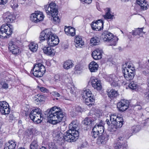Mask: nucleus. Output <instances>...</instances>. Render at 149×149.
<instances>
[{
  "instance_id": "nucleus-21",
  "label": "nucleus",
  "mask_w": 149,
  "mask_h": 149,
  "mask_svg": "<svg viewBox=\"0 0 149 149\" xmlns=\"http://www.w3.org/2000/svg\"><path fill=\"white\" fill-rule=\"evenodd\" d=\"M91 83L92 86L95 89L97 90H100L101 89L102 86L101 85L100 81L97 79L92 78L91 79Z\"/></svg>"
},
{
  "instance_id": "nucleus-20",
  "label": "nucleus",
  "mask_w": 149,
  "mask_h": 149,
  "mask_svg": "<svg viewBox=\"0 0 149 149\" xmlns=\"http://www.w3.org/2000/svg\"><path fill=\"white\" fill-rule=\"evenodd\" d=\"M108 139V136L105 133L101 134L97 138V142L99 144H104Z\"/></svg>"
},
{
  "instance_id": "nucleus-54",
  "label": "nucleus",
  "mask_w": 149,
  "mask_h": 149,
  "mask_svg": "<svg viewBox=\"0 0 149 149\" xmlns=\"http://www.w3.org/2000/svg\"><path fill=\"white\" fill-rule=\"evenodd\" d=\"M74 87L73 88H71V89H69L68 91H69L71 93H73V89H74Z\"/></svg>"
},
{
  "instance_id": "nucleus-47",
  "label": "nucleus",
  "mask_w": 149,
  "mask_h": 149,
  "mask_svg": "<svg viewBox=\"0 0 149 149\" xmlns=\"http://www.w3.org/2000/svg\"><path fill=\"white\" fill-rule=\"evenodd\" d=\"M71 81L70 80V82L68 83L67 85V86L68 88L67 90H68L69 89H71V88L74 87V86L72 84V83L71 82Z\"/></svg>"
},
{
  "instance_id": "nucleus-28",
  "label": "nucleus",
  "mask_w": 149,
  "mask_h": 149,
  "mask_svg": "<svg viewBox=\"0 0 149 149\" xmlns=\"http://www.w3.org/2000/svg\"><path fill=\"white\" fill-rule=\"evenodd\" d=\"M35 100L34 102L37 104H40L41 102L44 100V97L43 96L39 94L36 95L34 97Z\"/></svg>"
},
{
  "instance_id": "nucleus-12",
  "label": "nucleus",
  "mask_w": 149,
  "mask_h": 149,
  "mask_svg": "<svg viewBox=\"0 0 149 149\" xmlns=\"http://www.w3.org/2000/svg\"><path fill=\"white\" fill-rule=\"evenodd\" d=\"M8 104L5 101L0 102V112L2 115L6 116L9 114L10 109Z\"/></svg>"
},
{
  "instance_id": "nucleus-56",
  "label": "nucleus",
  "mask_w": 149,
  "mask_h": 149,
  "mask_svg": "<svg viewBox=\"0 0 149 149\" xmlns=\"http://www.w3.org/2000/svg\"><path fill=\"white\" fill-rule=\"evenodd\" d=\"M26 1V0H19V2L21 4H22L24 3V2Z\"/></svg>"
},
{
  "instance_id": "nucleus-53",
  "label": "nucleus",
  "mask_w": 149,
  "mask_h": 149,
  "mask_svg": "<svg viewBox=\"0 0 149 149\" xmlns=\"http://www.w3.org/2000/svg\"><path fill=\"white\" fill-rule=\"evenodd\" d=\"M107 123L108 125L109 126L108 128L110 127V126L111 125V123L108 119H107L106 120ZM109 130V128L108 129Z\"/></svg>"
},
{
  "instance_id": "nucleus-62",
  "label": "nucleus",
  "mask_w": 149,
  "mask_h": 149,
  "mask_svg": "<svg viewBox=\"0 0 149 149\" xmlns=\"http://www.w3.org/2000/svg\"><path fill=\"white\" fill-rule=\"evenodd\" d=\"M64 80L65 81H66V82L68 81V79H66V80Z\"/></svg>"
},
{
  "instance_id": "nucleus-42",
  "label": "nucleus",
  "mask_w": 149,
  "mask_h": 149,
  "mask_svg": "<svg viewBox=\"0 0 149 149\" xmlns=\"http://www.w3.org/2000/svg\"><path fill=\"white\" fill-rule=\"evenodd\" d=\"M91 134L92 137L94 139L97 138L98 136L99 137L100 134L99 133L95 130L93 128V129L92 132H91Z\"/></svg>"
},
{
  "instance_id": "nucleus-26",
  "label": "nucleus",
  "mask_w": 149,
  "mask_h": 149,
  "mask_svg": "<svg viewBox=\"0 0 149 149\" xmlns=\"http://www.w3.org/2000/svg\"><path fill=\"white\" fill-rule=\"evenodd\" d=\"M16 142L13 140H9L5 145L4 149H15Z\"/></svg>"
},
{
  "instance_id": "nucleus-44",
  "label": "nucleus",
  "mask_w": 149,
  "mask_h": 149,
  "mask_svg": "<svg viewBox=\"0 0 149 149\" xmlns=\"http://www.w3.org/2000/svg\"><path fill=\"white\" fill-rule=\"evenodd\" d=\"M1 85L4 88L6 89L8 88V84L5 82L1 81Z\"/></svg>"
},
{
  "instance_id": "nucleus-9",
  "label": "nucleus",
  "mask_w": 149,
  "mask_h": 149,
  "mask_svg": "<svg viewBox=\"0 0 149 149\" xmlns=\"http://www.w3.org/2000/svg\"><path fill=\"white\" fill-rule=\"evenodd\" d=\"M33 71V75L37 77H42L45 73L46 70L44 66L41 63L35 64L34 65Z\"/></svg>"
},
{
  "instance_id": "nucleus-2",
  "label": "nucleus",
  "mask_w": 149,
  "mask_h": 149,
  "mask_svg": "<svg viewBox=\"0 0 149 149\" xmlns=\"http://www.w3.org/2000/svg\"><path fill=\"white\" fill-rule=\"evenodd\" d=\"M39 38L41 41L47 40L48 44L52 47L57 45L59 42L58 36L52 33L49 29H46L42 31L40 33Z\"/></svg>"
},
{
  "instance_id": "nucleus-38",
  "label": "nucleus",
  "mask_w": 149,
  "mask_h": 149,
  "mask_svg": "<svg viewBox=\"0 0 149 149\" xmlns=\"http://www.w3.org/2000/svg\"><path fill=\"white\" fill-rule=\"evenodd\" d=\"M31 149H38V145L36 140H34L31 144Z\"/></svg>"
},
{
  "instance_id": "nucleus-36",
  "label": "nucleus",
  "mask_w": 149,
  "mask_h": 149,
  "mask_svg": "<svg viewBox=\"0 0 149 149\" xmlns=\"http://www.w3.org/2000/svg\"><path fill=\"white\" fill-rule=\"evenodd\" d=\"M99 42V38L96 37H93L90 40V42L94 45H97Z\"/></svg>"
},
{
  "instance_id": "nucleus-37",
  "label": "nucleus",
  "mask_w": 149,
  "mask_h": 149,
  "mask_svg": "<svg viewBox=\"0 0 149 149\" xmlns=\"http://www.w3.org/2000/svg\"><path fill=\"white\" fill-rule=\"evenodd\" d=\"M93 121L91 118H86L83 122V123L85 125H89L92 124Z\"/></svg>"
},
{
  "instance_id": "nucleus-46",
  "label": "nucleus",
  "mask_w": 149,
  "mask_h": 149,
  "mask_svg": "<svg viewBox=\"0 0 149 149\" xmlns=\"http://www.w3.org/2000/svg\"><path fill=\"white\" fill-rule=\"evenodd\" d=\"M38 89H39L42 92L44 93L47 92V90L44 87H40L38 86Z\"/></svg>"
},
{
  "instance_id": "nucleus-35",
  "label": "nucleus",
  "mask_w": 149,
  "mask_h": 149,
  "mask_svg": "<svg viewBox=\"0 0 149 149\" xmlns=\"http://www.w3.org/2000/svg\"><path fill=\"white\" fill-rule=\"evenodd\" d=\"M10 4V6L13 8L15 9L17 8L18 6L17 0H11Z\"/></svg>"
},
{
  "instance_id": "nucleus-61",
  "label": "nucleus",
  "mask_w": 149,
  "mask_h": 149,
  "mask_svg": "<svg viewBox=\"0 0 149 149\" xmlns=\"http://www.w3.org/2000/svg\"><path fill=\"white\" fill-rule=\"evenodd\" d=\"M147 123V122H146L144 123V126H145L146 125Z\"/></svg>"
},
{
  "instance_id": "nucleus-45",
  "label": "nucleus",
  "mask_w": 149,
  "mask_h": 149,
  "mask_svg": "<svg viewBox=\"0 0 149 149\" xmlns=\"http://www.w3.org/2000/svg\"><path fill=\"white\" fill-rule=\"evenodd\" d=\"M49 149H58L56 146L53 143L49 145Z\"/></svg>"
},
{
  "instance_id": "nucleus-48",
  "label": "nucleus",
  "mask_w": 149,
  "mask_h": 149,
  "mask_svg": "<svg viewBox=\"0 0 149 149\" xmlns=\"http://www.w3.org/2000/svg\"><path fill=\"white\" fill-rule=\"evenodd\" d=\"M52 94L53 95L56 97H59L60 95L59 93L56 91L52 92Z\"/></svg>"
},
{
  "instance_id": "nucleus-43",
  "label": "nucleus",
  "mask_w": 149,
  "mask_h": 149,
  "mask_svg": "<svg viewBox=\"0 0 149 149\" xmlns=\"http://www.w3.org/2000/svg\"><path fill=\"white\" fill-rule=\"evenodd\" d=\"M75 34V29L74 28L70 27L68 35L69 36H74Z\"/></svg>"
},
{
  "instance_id": "nucleus-14",
  "label": "nucleus",
  "mask_w": 149,
  "mask_h": 149,
  "mask_svg": "<svg viewBox=\"0 0 149 149\" xmlns=\"http://www.w3.org/2000/svg\"><path fill=\"white\" fill-rule=\"evenodd\" d=\"M129 102L125 100H121L117 104V107L120 111H124L128 107Z\"/></svg>"
},
{
  "instance_id": "nucleus-64",
  "label": "nucleus",
  "mask_w": 149,
  "mask_h": 149,
  "mask_svg": "<svg viewBox=\"0 0 149 149\" xmlns=\"http://www.w3.org/2000/svg\"><path fill=\"white\" fill-rule=\"evenodd\" d=\"M148 109H149V108L147 110H148ZM148 112H149V111Z\"/></svg>"
},
{
  "instance_id": "nucleus-31",
  "label": "nucleus",
  "mask_w": 149,
  "mask_h": 149,
  "mask_svg": "<svg viewBox=\"0 0 149 149\" xmlns=\"http://www.w3.org/2000/svg\"><path fill=\"white\" fill-rule=\"evenodd\" d=\"M106 12L105 15L103 16V17L105 19H113L114 16L113 15L110 13V9L108 8H107L105 10Z\"/></svg>"
},
{
  "instance_id": "nucleus-49",
  "label": "nucleus",
  "mask_w": 149,
  "mask_h": 149,
  "mask_svg": "<svg viewBox=\"0 0 149 149\" xmlns=\"http://www.w3.org/2000/svg\"><path fill=\"white\" fill-rule=\"evenodd\" d=\"M8 0H0V5H4L7 2Z\"/></svg>"
},
{
  "instance_id": "nucleus-16",
  "label": "nucleus",
  "mask_w": 149,
  "mask_h": 149,
  "mask_svg": "<svg viewBox=\"0 0 149 149\" xmlns=\"http://www.w3.org/2000/svg\"><path fill=\"white\" fill-rule=\"evenodd\" d=\"M8 45L9 50L13 54H17L19 52V48L15 45L14 42L11 41L9 42Z\"/></svg>"
},
{
  "instance_id": "nucleus-60",
  "label": "nucleus",
  "mask_w": 149,
  "mask_h": 149,
  "mask_svg": "<svg viewBox=\"0 0 149 149\" xmlns=\"http://www.w3.org/2000/svg\"><path fill=\"white\" fill-rule=\"evenodd\" d=\"M130 69H131L133 70V71H134V68H133V67L131 66V67L130 68Z\"/></svg>"
},
{
  "instance_id": "nucleus-8",
  "label": "nucleus",
  "mask_w": 149,
  "mask_h": 149,
  "mask_svg": "<svg viewBox=\"0 0 149 149\" xmlns=\"http://www.w3.org/2000/svg\"><path fill=\"white\" fill-rule=\"evenodd\" d=\"M12 25L10 24H4L1 26L0 29V37L2 38H7L9 37L13 32Z\"/></svg>"
},
{
  "instance_id": "nucleus-51",
  "label": "nucleus",
  "mask_w": 149,
  "mask_h": 149,
  "mask_svg": "<svg viewBox=\"0 0 149 149\" xmlns=\"http://www.w3.org/2000/svg\"><path fill=\"white\" fill-rule=\"evenodd\" d=\"M70 27H70V26L68 27H67L65 29V33H66V34H67V35H68V33L69 29H70Z\"/></svg>"
},
{
  "instance_id": "nucleus-5",
  "label": "nucleus",
  "mask_w": 149,
  "mask_h": 149,
  "mask_svg": "<svg viewBox=\"0 0 149 149\" xmlns=\"http://www.w3.org/2000/svg\"><path fill=\"white\" fill-rule=\"evenodd\" d=\"M44 8L47 14L52 16V21L54 24L58 23L60 19L57 16L58 11L57 6L55 3L53 2L51 3L49 5L45 6Z\"/></svg>"
},
{
  "instance_id": "nucleus-25",
  "label": "nucleus",
  "mask_w": 149,
  "mask_h": 149,
  "mask_svg": "<svg viewBox=\"0 0 149 149\" xmlns=\"http://www.w3.org/2000/svg\"><path fill=\"white\" fill-rule=\"evenodd\" d=\"M74 42L77 47L81 48L84 45V42L80 36H76Z\"/></svg>"
},
{
  "instance_id": "nucleus-22",
  "label": "nucleus",
  "mask_w": 149,
  "mask_h": 149,
  "mask_svg": "<svg viewBox=\"0 0 149 149\" xmlns=\"http://www.w3.org/2000/svg\"><path fill=\"white\" fill-rule=\"evenodd\" d=\"M44 52L49 55H54V50L51 46H44L42 47Z\"/></svg>"
},
{
  "instance_id": "nucleus-11",
  "label": "nucleus",
  "mask_w": 149,
  "mask_h": 149,
  "mask_svg": "<svg viewBox=\"0 0 149 149\" xmlns=\"http://www.w3.org/2000/svg\"><path fill=\"white\" fill-rule=\"evenodd\" d=\"M131 65H124L122 68V72L124 74V76L125 79L129 81L132 79L134 77L135 73L133 70L130 69Z\"/></svg>"
},
{
  "instance_id": "nucleus-50",
  "label": "nucleus",
  "mask_w": 149,
  "mask_h": 149,
  "mask_svg": "<svg viewBox=\"0 0 149 149\" xmlns=\"http://www.w3.org/2000/svg\"><path fill=\"white\" fill-rule=\"evenodd\" d=\"M75 69L76 70H81L80 65L79 64L76 65L75 66Z\"/></svg>"
},
{
  "instance_id": "nucleus-32",
  "label": "nucleus",
  "mask_w": 149,
  "mask_h": 149,
  "mask_svg": "<svg viewBox=\"0 0 149 149\" xmlns=\"http://www.w3.org/2000/svg\"><path fill=\"white\" fill-rule=\"evenodd\" d=\"M108 95L109 97L112 99L116 97L118 95L117 91L113 89L111 90L108 92Z\"/></svg>"
},
{
  "instance_id": "nucleus-1",
  "label": "nucleus",
  "mask_w": 149,
  "mask_h": 149,
  "mask_svg": "<svg viewBox=\"0 0 149 149\" xmlns=\"http://www.w3.org/2000/svg\"><path fill=\"white\" fill-rule=\"evenodd\" d=\"M79 123L76 120H73L70 124L69 130L63 134L60 131V129L58 128L54 130V135L56 138L57 140L60 139H64L65 141L69 142L76 141L79 136V133L77 130Z\"/></svg>"
},
{
  "instance_id": "nucleus-29",
  "label": "nucleus",
  "mask_w": 149,
  "mask_h": 149,
  "mask_svg": "<svg viewBox=\"0 0 149 149\" xmlns=\"http://www.w3.org/2000/svg\"><path fill=\"white\" fill-rule=\"evenodd\" d=\"M74 65L72 61L71 60H68L64 63L63 67L65 69L68 70L72 68Z\"/></svg>"
},
{
  "instance_id": "nucleus-39",
  "label": "nucleus",
  "mask_w": 149,
  "mask_h": 149,
  "mask_svg": "<svg viewBox=\"0 0 149 149\" xmlns=\"http://www.w3.org/2000/svg\"><path fill=\"white\" fill-rule=\"evenodd\" d=\"M131 130L133 133L138 132L141 129V127L138 125H135L131 127Z\"/></svg>"
},
{
  "instance_id": "nucleus-19",
  "label": "nucleus",
  "mask_w": 149,
  "mask_h": 149,
  "mask_svg": "<svg viewBox=\"0 0 149 149\" xmlns=\"http://www.w3.org/2000/svg\"><path fill=\"white\" fill-rule=\"evenodd\" d=\"M102 50L100 48L96 49L92 53V56L95 60H98L102 58Z\"/></svg>"
},
{
  "instance_id": "nucleus-23",
  "label": "nucleus",
  "mask_w": 149,
  "mask_h": 149,
  "mask_svg": "<svg viewBox=\"0 0 149 149\" xmlns=\"http://www.w3.org/2000/svg\"><path fill=\"white\" fill-rule=\"evenodd\" d=\"M136 2L143 10H147L149 7V6L145 0H137Z\"/></svg>"
},
{
  "instance_id": "nucleus-18",
  "label": "nucleus",
  "mask_w": 149,
  "mask_h": 149,
  "mask_svg": "<svg viewBox=\"0 0 149 149\" xmlns=\"http://www.w3.org/2000/svg\"><path fill=\"white\" fill-rule=\"evenodd\" d=\"M125 142V136H120L117 139L116 143L114 146L115 149H120L123 146V145Z\"/></svg>"
},
{
  "instance_id": "nucleus-24",
  "label": "nucleus",
  "mask_w": 149,
  "mask_h": 149,
  "mask_svg": "<svg viewBox=\"0 0 149 149\" xmlns=\"http://www.w3.org/2000/svg\"><path fill=\"white\" fill-rule=\"evenodd\" d=\"M15 19V17L9 12L6 13L4 17V22L6 23H12Z\"/></svg>"
},
{
  "instance_id": "nucleus-27",
  "label": "nucleus",
  "mask_w": 149,
  "mask_h": 149,
  "mask_svg": "<svg viewBox=\"0 0 149 149\" xmlns=\"http://www.w3.org/2000/svg\"><path fill=\"white\" fill-rule=\"evenodd\" d=\"M98 65L95 61L91 62L89 65L88 68L90 71L91 72H95L97 70Z\"/></svg>"
},
{
  "instance_id": "nucleus-34",
  "label": "nucleus",
  "mask_w": 149,
  "mask_h": 149,
  "mask_svg": "<svg viewBox=\"0 0 149 149\" xmlns=\"http://www.w3.org/2000/svg\"><path fill=\"white\" fill-rule=\"evenodd\" d=\"M143 28H138L136 29L135 30L132 31V34L133 35H139L141 33L143 32Z\"/></svg>"
},
{
  "instance_id": "nucleus-3",
  "label": "nucleus",
  "mask_w": 149,
  "mask_h": 149,
  "mask_svg": "<svg viewBox=\"0 0 149 149\" xmlns=\"http://www.w3.org/2000/svg\"><path fill=\"white\" fill-rule=\"evenodd\" d=\"M64 114L62 111L56 107L52 108L47 114L50 118L49 122L53 124H56L60 122L64 117Z\"/></svg>"
},
{
  "instance_id": "nucleus-59",
  "label": "nucleus",
  "mask_w": 149,
  "mask_h": 149,
  "mask_svg": "<svg viewBox=\"0 0 149 149\" xmlns=\"http://www.w3.org/2000/svg\"><path fill=\"white\" fill-rule=\"evenodd\" d=\"M123 2L127 1L129 0H121Z\"/></svg>"
},
{
  "instance_id": "nucleus-13",
  "label": "nucleus",
  "mask_w": 149,
  "mask_h": 149,
  "mask_svg": "<svg viewBox=\"0 0 149 149\" xmlns=\"http://www.w3.org/2000/svg\"><path fill=\"white\" fill-rule=\"evenodd\" d=\"M44 17V15L42 13H36L31 15L30 19L32 22L37 23L42 21Z\"/></svg>"
},
{
  "instance_id": "nucleus-40",
  "label": "nucleus",
  "mask_w": 149,
  "mask_h": 149,
  "mask_svg": "<svg viewBox=\"0 0 149 149\" xmlns=\"http://www.w3.org/2000/svg\"><path fill=\"white\" fill-rule=\"evenodd\" d=\"M129 87L132 90H134L136 89L138 87V85L133 81L131 82L129 85Z\"/></svg>"
},
{
  "instance_id": "nucleus-10",
  "label": "nucleus",
  "mask_w": 149,
  "mask_h": 149,
  "mask_svg": "<svg viewBox=\"0 0 149 149\" xmlns=\"http://www.w3.org/2000/svg\"><path fill=\"white\" fill-rule=\"evenodd\" d=\"M81 95L83 98H85L86 104L90 107L94 104L95 99L93 97L91 91L89 89L84 90L82 92Z\"/></svg>"
},
{
  "instance_id": "nucleus-52",
  "label": "nucleus",
  "mask_w": 149,
  "mask_h": 149,
  "mask_svg": "<svg viewBox=\"0 0 149 149\" xmlns=\"http://www.w3.org/2000/svg\"><path fill=\"white\" fill-rule=\"evenodd\" d=\"M81 107L79 106H77L75 107V110H76L78 112L81 111Z\"/></svg>"
},
{
  "instance_id": "nucleus-58",
  "label": "nucleus",
  "mask_w": 149,
  "mask_h": 149,
  "mask_svg": "<svg viewBox=\"0 0 149 149\" xmlns=\"http://www.w3.org/2000/svg\"><path fill=\"white\" fill-rule=\"evenodd\" d=\"M39 149H47L46 147H42V148H40Z\"/></svg>"
},
{
  "instance_id": "nucleus-55",
  "label": "nucleus",
  "mask_w": 149,
  "mask_h": 149,
  "mask_svg": "<svg viewBox=\"0 0 149 149\" xmlns=\"http://www.w3.org/2000/svg\"><path fill=\"white\" fill-rule=\"evenodd\" d=\"M14 117L13 116V114H10L9 115L10 119L11 120H13L14 118Z\"/></svg>"
},
{
  "instance_id": "nucleus-57",
  "label": "nucleus",
  "mask_w": 149,
  "mask_h": 149,
  "mask_svg": "<svg viewBox=\"0 0 149 149\" xmlns=\"http://www.w3.org/2000/svg\"><path fill=\"white\" fill-rule=\"evenodd\" d=\"M87 145V143L86 142H85L83 144H82V147H86V146Z\"/></svg>"
},
{
  "instance_id": "nucleus-6",
  "label": "nucleus",
  "mask_w": 149,
  "mask_h": 149,
  "mask_svg": "<svg viewBox=\"0 0 149 149\" xmlns=\"http://www.w3.org/2000/svg\"><path fill=\"white\" fill-rule=\"evenodd\" d=\"M29 117L33 122L38 123L42 120L43 115L41 110L37 108L33 109L31 111Z\"/></svg>"
},
{
  "instance_id": "nucleus-30",
  "label": "nucleus",
  "mask_w": 149,
  "mask_h": 149,
  "mask_svg": "<svg viewBox=\"0 0 149 149\" xmlns=\"http://www.w3.org/2000/svg\"><path fill=\"white\" fill-rule=\"evenodd\" d=\"M93 128L95 130L99 133L100 134H101L104 133V127L101 124H99L96 125Z\"/></svg>"
},
{
  "instance_id": "nucleus-33",
  "label": "nucleus",
  "mask_w": 149,
  "mask_h": 149,
  "mask_svg": "<svg viewBox=\"0 0 149 149\" xmlns=\"http://www.w3.org/2000/svg\"><path fill=\"white\" fill-rule=\"evenodd\" d=\"M29 48L32 52H35L37 50L38 45L36 43L34 42H31L29 45Z\"/></svg>"
},
{
  "instance_id": "nucleus-7",
  "label": "nucleus",
  "mask_w": 149,
  "mask_h": 149,
  "mask_svg": "<svg viewBox=\"0 0 149 149\" xmlns=\"http://www.w3.org/2000/svg\"><path fill=\"white\" fill-rule=\"evenodd\" d=\"M102 38L104 41L109 42V45L115 46L118 39L113 37L112 34L107 31H104L102 34Z\"/></svg>"
},
{
  "instance_id": "nucleus-15",
  "label": "nucleus",
  "mask_w": 149,
  "mask_h": 149,
  "mask_svg": "<svg viewBox=\"0 0 149 149\" xmlns=\"http://www.w3.org/2000/svg\"><path fill=\"white\" fill-rule=\"evenodd\" d=\"M104 22L102 19H99L95 22H93L91 26L93 30L98 31L101 30L103 26Z\"/></svg>"
},
{
  "instance_id": "nucleus-4",
  "label": "nucleus",
  "mask_w": 149,
  "mask_h": 149,
  "mask_svg": "<svg viewBox=\"0 0 149 149\" xmlns=\"http://www.w3.org/2000/svg\"><path fill=\"white\" fill-rule=\"evenodd\" d=\"M110 118L111 125L109 128V130L110 132L116 131L118 128L122 126L123 120L122 117L113 114L110 116Z\"/></svg>"
},
{
  "instance_id": "nucleus-63",
  "label": "nucleus",
  "mask_w": 149,
  "mask_h": 149,
  "mask_svg": "<svg viewBox=\"0 0 149 149\" xmlns=\"http://www.w3.org/2000/svg\"><path fill=\"white\" fill-rule=\"evenodd\" d=\"M18 149H25L24 148H19Z\"/></svg>"
},
{
  "instance_id": "nucleus-17",
  "label": "nucleus",
  "mask_w": 149,
  "mask_h": 149,
  "mask_svg": "<svg viewBox=\"0 0 149 149\" xmlns=\"http://www.w3.org/2000/svg\"><path fill=\"white\" fill-rule=\"evenodd\" d=\"M107 80L110 82L112 86L116 87L118 85L119 80L118 78L114 74L110 75L107 77Z\"/></svg>"
},
{
  "instance_id": "nucleus-41",
  "label": "nucleus",
  "mask_w": 149,
  "mask_h": 149,
  "mask_svg": "<svg viewBox=\"0 0 149 149\" xmlns=\"http://www.w3.org/2000/svg\"><path fill=\"white\" fill-rule=\"evenodd\" d=\"M143 101L144 103H145L149 102V91L144 93V96Z\"/></svg>"
}]
</instances>
